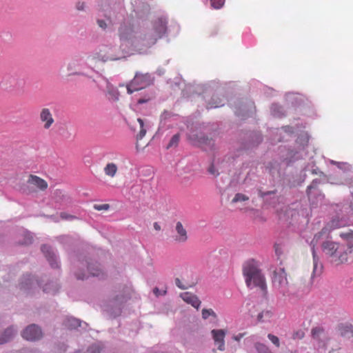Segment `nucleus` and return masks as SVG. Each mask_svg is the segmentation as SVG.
<instances>
[{
  "instance_id": "obj_42",
  "label": "nucleus",
  "mask_w": 353,
  "mask_h": 353,
  "mask_svg": "<svg viewBox=\"0 0 353 353\" xmlns=\"http://www.w3.org/2000/svg\"><path fill=\"white\" fill-rule=\"evenodd\" d=\"M248 200H249V197L247 195L241 194V193H236L234 195V198L232 199V203H236L238 202H243V201H246Z\"/></svg>"
},
{
  "instance_id": "obj_52",
  "label": "nucleus",
  "mask_w": 353,
  "mask_h": 353,
  "mask_svg": "<svg viewBox=\"0 0 353 353\" xmlns=\"http://www.w3.org/2000/svg\"><path fill=\"white\" fill-rule=\"evenodd\" d=\"M97 23L103 30H105L108 26L105 20L101 19H97Z\"/></svg>"
},
{
  "instance_id": "obj_8",
  "label": "nucleus",
  "mask_w": 353,
  "mask_h": 353,
  "mask_svg": "<svg viewBox=\"0 0 353 353\" xmlns=\"http://www.w3.org/2000/svg\"><path fill=\"white\" fill-rule=\"evenodd\" d=\"M24 80L17 74H7L0 82V88L6 91L12 92L21 88Z\"/></svg>"
},
{
  "instance_id": "obj_13",
  "label": "nucleus",
  "mask_w": 353,
  "mask_h": 353,
  "mask_svg": "<svg viewBox=\"0 0 353 353\" xmlns=\"http://www.w3.org/2000/svg\"><path fill=\"white\" fill-rule=\"evenodd\" d=\"M154 77L150 73H141L137 72L134 78L131 80L139 90L146 88L153 83Z\"/></svg>"
},
{
  "instance_id": "obj_55",
  "label": "nucleus",
  "mask_w": 353,
  "mask_h": 353,
  "mask_svg": "<svg viewBox=\"0 0 353 353\" xmlns=\"http://www.w3.org/2000/svg\"><path fill=\"white\" fill-rule=\"evenodd\" d=\"M300 157V155H299L297 152L294 153V154L291 155L289 159L286 158V160L288 161L287 164H289L290 163L299 159Z\"/></svg>"
},
{
  "instance_id": "obj_26",
  "label": "nucleus",
  "mask_w": 353,
  "mask_h": 353,
  "mask_svg": "<svg viewBox=\"0 0 353 353\" xmlns=\"http://www.w3.org/2000/svg\"><path fill=\"white\" fill-rule=\"evenodd\" d=\"M180 296L185 302L192 305L196 309H198L201 305V301L199 299V298L190 292H187L182 293L181 294Z\"/></svg>"
},
{
  "instance_id": "obj_62",
  "label": "nucleus",
  "mask_w": 353,
  "mask_h": 353,
  "mask_svg": "<svg viewBox=\"0 0 353 353\" xmlns=\"http://www.w3.org/2000/svg\"><path fill=\"white\" fill-rule=\"evenodd\" d=\"M243 336H244L243 333H240L238 335L234 336L233 339L235 341H239L243 338Z\"/></svg>"
},
{
  "instance_id": "obj_17",
  "label": "nucleus",
  "mask_w": 353,
  "mask_h": 353,
  "mask_svg": "<svg viewBox=\"0 0 353 353\" xmlns=\"http://www.w3.org/2000/svg\"><path fill=\"white\" fill-rule=\"evenodd\" d=\"M41 249L46 259L48 260L50 265L52 268H59L60 266L59 261L57 254L53 250V249L47 245H43Z\"/></svg>"
},
{
  "instance_id": "obj_18",
  "label": "nucleus",
  "mask_w": 353,
  "mask_h": 353,
  "mask_svg": "<svg viewBox=\"0 0 353 353\" xmlns=\"http://www.w3.org/2000/svg\"><path fill=\"white\" fill-rule=\"evenodd\" d=\"M38 284L39 283L37 281L32 275L30 274H23L20 279L19 287L22 290L28 291L32 289Z\"/></svg>"
},
{
  "instance_id": "obj_24",
  "label": "nucleus",
  "mask_w": 353,
  "mask_h": 353,
  "mask_svg": "<svg viewBox=\"0 0 353 353\" xmlns=\"http://www.w3.org/2000/svg\"><path fill=\"white\" fill-rule=\"evenodd\" d=\"M87 271L92 276H97L100 279H103L104 277V273L100 267V264L97 262L88 263Z\"/></svg>"
},
{
  "instance_id": "obj_44",
  "label": "nucleus",
  "mask_w": 353,
  "mask_h": 353,
  "mask_svg": "<svg viewBox=\"0 0 353 353\" xmlns=\"http://www.w3.org/2000/svg\"><path fill=\"white\" fill-rule=\"evenodd\" d=\"M210 316L216 318V313L212 309H203L202 310V317L203 319H207Z\"/></svg>"
},
{
  "instance_id": "obj_51",
  "label": "nucleus",
  "mask_w": 353,
  "mask_h": 353,
  "mask_svg": "<svg viewBox=\"0 0 353 353\" xmlns=\"http://www.w3.org/2000/svg\"><path fill=\"white\" fill-rule=\"evenodd\" d=\"M60 216L62 219L72 221L77 219V216L68 214L66 212H61Z\"/></svg>"
},
{
  "instance_id": "obj_21",
  "label": "nucleus",
  "mask_w": 353,
  "mask_h": 353,
  "mask_svg": "<svg viewBox=\"0 0 353 353\" xmlns=\"http://www.w3.org/2000/svg\"><path fill=\"white\" fill-rule=\"evenodd\" d=\"M119 32L121 40L131 41L132 43V41H134L135 38L137 37H134V31L130 25H127L125 23L121 25L119 30Z\"/></svg>"
},
{
  "instance_id": "obj_9",
  "label": "nucleus",
  "mask_w": 353,
  "mask_h": 353,
  "mask_svg": "<svg viewBox=\"0 0 353 353\" xmlns=\"http://www.w3.org/2000/svg\"><path fill=\"white\" fill-rule=\"evenodd\" d=\"M167 23L166 18H159L153 25V31L155 32V37H151L148 39L144 44L147 46H152L159 39L161 38L167 31Z\"/></svg>"
},
{
  "instance_id": "obj_50",
  "label": "nucleus",
  "mask_w": 353,
  "mask_h": 353,
  "mask_svg": "<svg viewBox=\"0 0 353 353\" xmlns=\"http://www.w3.org/2000/svg\"><path fill=\"white\" fill-rule=\"evenodd\" d=\"M94 209L98 211L101 210H108L110 209V205L109 204H94L93 206Z\"/></svg>"
},
{
  "instance_id": "obj_4",
  "label": "nucleus",
  "mask_w": 353,
  "mask_h": 353,
  "mask_svg": "<svg viewBox=\"0 0 353 353\" xmlns=\"http://www.w3.org/2000/svg\"><path fill=\"white\" fill-rule=\"evenodd\" d=\"M100 77L101 81L94 79L93 81L100 90H103L108 101L112 103L118 101L120 96V92L118 89L114 87L106 77L102 75H100Z\"/></svg>"
},
{
  "instance_id": "obj_1",
  "label": "nucleus",
  "mask_w": 353,
  "mask_h": 353,
  "mask_svg": "<svg viewBox=\"0 0 353 353\" xmlns=\"http://www.w3.org/2000/svg\"><path fill=\"white\" fill-rule=\"evenodd\" d=\"M346 225V221L339 217L336 216L333 218L327 225L321 230V232L316 234L312 241L310 245L312 250V254L313 256V271L311 276V279H314L315 276H319L322 273L323 265L319 261V258L317 256L315 251V245L318 241L321 239L323 235H327L328 232L332 230L343 227Z\"/></svg>"
},
{
  "instance_id": "obj_48",
  "label": "nucleus",
  "mask_w": 353,
  "mask_h": 353,
  "mask_svg": "<svg viewBox=\"0 0 353 353\" xmlns=\"http://www.w3.org/2000/svg\"><path fill=\"white\" fill-rule=\"evenodd\" d=\"M105 17L110 25H113L117 22V20H118L117 17V16L113 17L111 12L106 14L105 15Z\"/></svg>"
},
{
  "instance_id": "obj_14",
  "label": "nucleus",
  "mask_w": 353,
  "mask_h": 353,
  "mask_svg": "<svg viewBox=\"0 0 353 353\" xmlns=\"http://www.w3.org/2000/svg\"><path fill=\"white\" fill-rule=\"evenodd\" d=\"M63 325L68 330H77L80 332L85 331L88 326L87 323L72 316L66 317L63 322Z\"/></svg>"
},
{
  "instance_id": "obj_7",
  "label": "nucleus",
  "mask_w": 353,
  "mask_h": 353,
  "mask_svg": "<svg viewBox=\"0 0 353 353\" xmlns=\"http://www.w3.org/2000/svg\"><path fill=\"white\" fill-rule=\"evenodd\" d=\"M188 139L193 145L200 147L205 150L212 151L216 149L214 141L203 133L191 134Z\"/></svg>"
},
{
  "instance_id": "obj_25",
  "label": "nucleus",
  "mask_w": 353,
  "mask_h": 353,
  "mask_svg": "<svg viewBox=\"0 0 353 353\" xmlns=\"http://www.w3.org/2000/svg\"><path fill=\"white\" fill-rule=\"evenodd\" d=\"M175 230L177 234L174 237V241L179 243H185L188 240V234L180 221L176 223Z\"/></svg>"
},
{
  "instance_id": "obj_46",
  "label": "nucleus",
  "mask_w": 353,
  "mask_h": 353,
  "mask_svg": "<svg viewBox=\"0 0 353 353\" xmlns=\"http://www.w3.org/2000/svg\"><path fill=\"white\" fill-rule=\"evenodd\" d=\"M211 6L214 9H220L224 5L225 0H210Z\"/></svg>"
},
{
  "instance_id": "obj_43",
  "label": "nucleus",
  "mask_w": 353,
  "mask_h": 353,
  "mask_svg": "<svg viewBox=\"0 0 353 353\" xmlns=\"http://www.w3.org/2000/svg\"><path fill=\"white\" fill-rule=\"evenodd\" d=\"M154 97V95L153 93L151 92L150 94H147L144 97L139 98L137 101V103L143 104V103H147L149 101H150L152 99H153Z\"/></svg>"
},
{
  "instance_id": "obj_40",
  "label": "nucleus",
  "mask_w": 353,
  "mask_h": 353,
  "mask_svg": "<svg viewBox=\"0 0 353 353\" xmlns=\"http://www.w3.org/2000/svg\"><path fill=\"white\" fill-rule=\"evenodd\" d=\"M172 116V112L165 110L162 114L161 115V121H160V128L159 130L162 128L164 125H165L166 121L169 119Z\"/></svg>"
},
{
  "instance_id": "obj_20",
  "label": "nucleus",
  "mask_w": 353,
  "mask_h": 353,
  "mask_svg": "<svg viewBox=\"0 0 353 353\" xmlns=\"http://www.w3.org/2000/svg\"><path fill=\"white\" fill-rule=\"evenodd\" d=\"M276 190L267 191V192H259V196L262 197L264 201L274 208L276 203L279 202V198L276 195Z\"/></svg>"
},
{
  "instance_id": "obj_57",
  "label": "nucleus",
  "mask_w": 353,
  "mask_h": 353,
  "mask_svg": "<svg viewBox=\"0 0 353 353\" xmlns=\"http://www.w3.org/2000/svg\"><path fill=\"white\" fill-rule=\"evenodd\" d=\"M175 284L181 290L187 289V286L183 285L181 280L179 278L175 279Z\"/></svg>"
},
{
  "instance_id": "obj_19",
  "label": "nucleus",
  "mask_w": 353,
  "mask_h": 353,
  "mask_svg": "<svg viewBox=\"0 0 353 353\" xmlns=\"http://www.w3.org/2000/svg\"><path fill=\"white\" fill-rule=\"evenodd\" d=\"M323 252L331 257H341L339 246L333 241H326L322 244Z\"/></svg>"
},
{
  "instance_id": "obj_56",
  "label": "nucleus",
  "mask_w": 353,
  "mask_h": 353,
  "mask_svg": "<svg viewBox=\"0 0 353 353\" xmlns=\"http://www.w3.org/2000/svg\"><path fill=\"white\" fill-rule=\"evenodd\" d=\"M150 10V6L148 4L142 3V10H138V12H142L143 14H147Z\"/></svg>"
},
{
  "instance_id": "obj_59",
  "label": "nucleus",
  "mask_w": 353,
  "mask_h": 353,
  "mask_svg": "<svg viewBox=\"0 0 353 353\" xmlns=\"http://www.w3.org/2000/svg\"><path fill=\"white\" fill-rule=\"evenodd\" d=\"M153 292L157 296H159V295H165L167 292L166 290H164L163 292H161L158 288H154L153 289Z\"/></svg>"
},
{
  "instance_id": "obj_54",
  "label": "nucleus",
  "mask_w": 353,
  "mask_h": 353,
  "mask_svg": "<svg viewBox=\"0 0 353 353\" xmlns=\"http://www.w3.org/2000/svg\"><path fill=\"white\" fill-rule=\"evenodd\" d=\"M75 276L79 280L87 279L89 276L85 272H76Z\"/></svg>"
},
{
  "instance_id": "obj_33",
  "label": "nucleus",
  "mask_w": 353,
  "mask_h": 353,
  "mask_svg": "<svg viewBox=\"0 0 353 353\" xmlns=\"http://www.w3.org/2000/svg\"><path fill=\"white\" fill-rule=\"evenodd\" d=\"M59 290V285L57 281H50L49 283L45 284L43 287V290L46 293L49 294H55Z\"/></svg>"
},
{
  "instance_id": "obj_10",
  "label": "nucleus",
  "mask_w": 353,
  "mask_h": 353,
  "mask_svg": "<svg viewBox=\"0 0 353 353\" xmlns=\"http://www.w3.org/2000/svg\"><path fill=\"white\" fill-rule=\"evenodd\" d=\"M108 50L107 47L102 46L99 49L90 52L87 57V63L89 64L97 61L105 63L108 61V59H114L113 55L110 53Z\"/></svg>"
},
{
  "instance_id": "obj_6",
  "label": "nucleus",
  "mask_w": 353,
  "mask_h": 353,
  "mask_svg": "<svg viewBox=\"0 0 353 353\" xmlns=\"http://www.w3.org/2000/svg\"><path fill=\"white\" fill-rule=\"evenodd\" d=\"M273 286L277 289L283 296L289 294L288 281L287 274L284 268H279L273 272Z\"/></svg>"
},
{
  "instance_id": "obj_27",
  "label": "nucleus",
  "mask_w": 353,
  "mask_h": 353,
  "mask_svg": "<svg viewBox=\"0 0 353 353\" xmlns=\"http://www.w3.org/2000/svg\"><path fill=\"white\" fill-rule=\"evenodd\" d=\"M40 119L42 122H45L44 128L49 129L54 123V119L48 108H43L40 113Z\"/></svg>"
},
{
  "instance_id": "obj_49",
  "label": "nucleus",
  "mask_w": 353,
  "mask_h": 353,
  "mask_svg": "<svg viewBox=\"0 0 353 353\" xmlns=\"http://www.w3.org/2000/svg\"><path fill=\"white\" fill-rule=\"evenodd\" d=\"M268 338L271 341V342L274 344L277 347H279L280 343L279 339L276 336L273 335L272 334H268Z\"/></svg>"
},
{
  "instance_id": "obj_37",
  "label": "nucleus",
  "mask_w": 353,
  "mask_h": 353,
  "mask_svg": "<svg viewBox=\"0 0 353 353\" xmlns=\"http://www.w3.org/2000/svg\"><path fill=\"white\" fill-rule=\"evenodd\" d=\"M117 171V166L114 163H110L104 168V172L106 175L113 177Z\"/></svg>"
},
{
  "instance_id": "obj_29",
  "label": "nucleus",
  "mask_w": 353,
  "mask_h": 353,
  "mask_svg": "<svg viewBox=\"0 0 353 353\" xmlns=\"http://www.w3.org/2000/svg\"><path fill=\"white\" fill-rule=\"evenodd\" d=\"M27 183L37 186L41 190H45L48 188L47 182L35 175H30Z\"/></svg>"
},
{
  "instance_id": "obj_64",
  "label": "nucleus",
  "mask_w": 353,
  "mask_h": 353,
  "mask_svg": "<svg viewBox=\"0 0 353 353\" xmlns=\"http://www.w3.org/2000/svg\"><path fill=\"white\" fill-rule=\"evenodd\" d=\"M22 192L26 194H30L32 191L29 190L28 187L27 188L24 187L22 188Z\"/></svg>"
},
{
  "instance_id": "obj_41",
  "label": "nucleus",
  "mask_w": 353,
  "mask_h": 353,
  "mask_svg": "<svg viewBox=\"0 0 353 353\" xmlns=\"http://www.w3.org/2000/svg\"><path fill=\"white\" fill-rule=\"evenodd\" d=\"M137 121L139 122L140 125L141 130L139 131V133L137 135V141L141 140L143 138V137L146 134V130L144 128V123L143 119L139 118L137 119Z\"/></svg>"
},
{
  "instance_id": "obj_31",
  "label": "nucleus",
  "mask_w": 353,
  "mask_h": 353,
  "mask_svg": "<svg viewBox=\"0 0 353 353\" xmlns=\"http://www.w3.org/2000/svg\"><path fill=\"white\" fill-rule=\"evenodd\" d=\"M339 334L347 339L353 338V325L352 324H341L339 326Z\"/></svg>"
},
{
  "instance_id": "obj_60",
  "label": "nucleus",
  "mask_w": 353,
  "mask_h": 353,
  "mask_svg": "<svg viewBox=\"0 0 353 353\" xmlns=\"http://www.w3.org/2000/svg\"><path fill=\"white\" fill-rule=\"evenodd\" d=\"M282 129L287 133H293L294 128L289 125H285L282 128Z\"/></svg>"
},
{
  "instance_id": "obj_36",
  "label": "nucleus",
  "mask_w": 353,
  "mask_h": 353,
  "mask_svg": "<svg viewBox=\"0 0 353 353\" xmlns=\"http://www.w3.org/2000/svg\"><path fill=\"white\" fill-rule=\"evenodd\" d=\"M321 183V180L319 179H314L311 184L307 186L306 192L309 197V199H311V197L314 194V191L317 189L318 185Z\"/></svg>"
},
{
  "instance_id": "obj_15",
  "label": "nucleus",
  "mask_w": 353,
  "mask_h": 353,
  "mask_svg": "<svg viewBox=\"0 0 353 353\" xmlns=\"http://www.w3.org/2000/svg\"><path fill=\"white\" fill-rule=\"evenodd\" d=\"M311 336L313 340H314L319 347H325L328 336L323 327L317 326L314 327L311 330Z\"/></svg>"
},
{
  "instance_id": "obj_32",
  "label": "nucleus",
  "mask_w": 353,
  "mask_h": 353,
  "mask_svg": "<svg viewBox=\"0 0 353 353\" xmlns=\"http://www.w3.org/2000/svg\"><path fill=\"white\" fill-rule=\"evenodd\" d=\"M151 37H155V32H152V30L150 32H148L147 34H145L143 37H136L134 41H132V45L135 47V48H139V46H145L147 47V46H145L144 44V43L146 42V41L149 39H150ZM150 46H148V48H149Z\"/></svg>"
},
{
  "instance_id": "obj_47",
  "label": "nucleus",
  "mask_w": 353,
  "mask_h": 353,
  "mask_svg": "<svg viewBox=\"0 0 353 353\" xmlns=\"http://www.w3.org/2000/svg\"><path fill=\"white\" fill-rule=\"evenodd\" d=\"M126 88H127V92L129 94H132L135 91H138L139 90V89L138 88V87H137L135 85L132 84V81H130L127 85H126Z\"/></svg>"
},
{
  "instance_id": "obj_12",
  "label": "nucleus",
  "mask_w": 353,
  "mask_h": 353,
  "mask_svg": "<svg viewBox=\"0 0 353 353\" xmlns=\"http://www.w3.org/2000/svg\"><path fill=\"white\" fill-rule=\"evenodd\" d=\"M255 107L252 101H239L235 105V114L242 119L250 117L254 111Z\"/></svg>"
},
{
  "instance_id": "obj_61",
  "label": "nucleus",
  "mask_w": 353,
  "mask_h": 353,
  "mask_svg": "<svg viewBox=\"0 0 353 353\" xmlns=\"http://www.w3.org/2000/svg\"><path fill=\"white\" fill-rule=\"evenodd\" d=\"M263 317L264 316V313H263V312H260L258 316H257V320L259 322H263L265 321V320L263 319Z\"/></svg>"
},
{
  "instance_id": "obj_3",
  "label": "nucleus",
  "mask_w": 353,
  "mask_h": 353,
  "mask_svg": "<svg viewBox=\"0 0 353 353\" xmlns=\"http://www.w3.org/2000/svg\"><path fill=\"white\" fill-rule=\"evenodd\" d=\"M128 298L122 293L117 294L103 305V312L110 319H114L120 316L123 304Z\"/></svg>"
},
{
  "instance_id": "obj_30",
  "label": "nucleus",
  "mask_w": 353,
  "mask_h": 353,
  "mask_svg": "<svg viewBox=\"0 0 353 353\" xmlns=\"http://www.w3.org/2000/svg\"><path fill=\"white\" fill-rule=\"evenodd\" d=\"M212 334L214 341L219 344L218 349L220 350H224V336L225 332L223 330H212Z\"/></svg>"
},
{
  "instance_id": "obj_35",
  "label": "nucleus",
  "mask_w": 353,
  "mask_h": 353,
  "mask_svg": "<svg viewBox=\"0 0 353 353\" xmlns=\"http://www.w3.org/2000/svg\"><path fill=\"white\" fill-rule=\"evenodd\" d=\"M321 183V180L319 179H314L311 184L307 186L306 192L309 197V199H311V197L314 194V191L317 189L318 185Z\"/></svg>"
},
{
  "instance_id": "obj_5",
  "label": "nucleus",
  "mask_w": 353,
  "mask_h": 353,
  "mask_svg": "<svg viewBox=\"0 0 353 353\" xmlns=\"http://www.w3.org/2000/svg\"><path fill=\"white\" fill-rule=\"evenodd\" d=\"M233 157L231 155H225L222 158H214L208 168L209 174L214 177L218 176L220 173L228 170Z\"/></svg>"
},
{
  "instance_id": "obj_34",
  "label": "nucleus",
  "mask_w": 353,
  "mask_h": 353,
  "mask_svg": "<svg viewBox=\"0 0 353 353\" xmlns=\"http://www.w3.org/2000/svg\"><path fill=\"white\" fill-rule=\"evenodd\" d=\"M271 113L272 115L276 117H281L285 116V110L283 108L277 103H273L272 105Z\"/></svg>"
},
{
  "instance_id": "obj_16",
  "label": "nucleus",
  "mask_w": 353,
  "mask_h": 353,
  "mask_svg": "<svg viewBox=\"0 0 353 353\" xmlns=\"http://www.w3.org/2000/svg\"><path fill=\"white\" fill-rule=\"evenodd\" d=\"M263 141V137L259 132H250L247 134L243 142L245 149H251L258 146Z\"/></svg>"
},
{
  "instance_id": "obj_2",
  "label": "nucleus",
  "mask_w": 353,
  "mask_h": 353,
  "mask_svg": "<svg viewBox=\"0 0 353 353\" xmlns=\"http://www.w3.org/2000/svg\"><path fill=\"white\" fill-rule=\"evenodd\" d=\"M243 272L245 277L246 285L248 288H253L254 287H259L264 294L266 293L267 285L265 277L254 263H248L243 267Z\"/></svg>"
},
{
  "instance_id": "obj_22",
  "label": "nucleus",
  "mask_w": 353,
  "mask_h": 353,
  "mask_svg": "<svg viewBox=\"0 0 353 353\" xmlns=\"http://www.w3.org/2000/svg\"><path fill=\"white\" fill-rule=\"evenodd\" d=\"M17 329L14 326H10L3 331L0 332V345L6 343L15 336Z\"/></svg>"
},
{
  "instance_id": "obj_38",
  "label": "nucleus",
  "mask_w": 353,
  "mask_h": 353,
  "mask_svg": "<svg viewBox=\"0 0 353 353\" xmlns=\"http://www.w3.org/2000/svg\"><path fill=\"white\" fill-rule=\"evenodd\" d=\"M179 140H180V134H175L174 135H173L169 142V143L168 144L166 148L167 149H170V148H176L178 144H179Z\"/></svg>"
},
{
  "instance_id": "obj_58",
  "label": "nucleus",
  "mask_w": 353,
  "mask_h": 353,
  "mask_svg": "<svg viewBox=\"0 0 353 353\" xmlns=\"http://www.w3.org/2000/svg\"><path fill=\"white\" fill-rule=\"evenodd\" d=\"M85 3L84 2L79 1L76 3V8L78 10L83 11L85 10Z\"/></svg>"
},
{
  "instance_id": "obj_11",
  "label": "nucleus",
  "mask_w": 353,
  "mask_h": 353,
  "mask_svg": "<svg viewBox=\"0 0 353 353\" xmlns=\"http://www.w3.org/2000/svg\"><path fill=\"white\" fill-rule=\"evenodd\" d=\"M21 335L22 337L27 341H37L43 338V334L41 328L39 325L31 324L23 330Z\"/></svg>"
},
{
  "instance_id": "obj_39",
  "label": "nucleus",
  "mask_w": 353,
  "mask_h": 353,
  "mask_svg": "<svg viewBox=\"0 0 353 353\" xmlns=\"http://www.w3.org/2000/svg\"><path fill=\"white\" fill-rule=\"evenodd\" d=\"M283 244L281 241H276L274 245L275 254L278 258L283 254Z\"/></svg>"
},
{
  "instance_id": "obj_53",
  "label": "nucleus",
  "mask_w": 353,
  "mask_h": 353,
  "mask_svg": "<svg viewBox=\"0 0 353 353\" xmlns=\"http://www.w3.org/2000/svg\"><path fill=\"white\" fill-rule=\"evenodd\" d=\"M305 336V333L303 330H298L293 334V339H302Z\"/></svg>"
},
{
  "instance_id": "obj_23",
  "label": "nucleus",
  "mask_w": 353,
  "mask_h": 353,
  "mask_svg": "<svg viewBox=\"0 0 353 353\" xmlns=\"http://www.w3.org/2000/svg\"><path fill=\"white\" fill-rule=\"evenodd\" d=\"M85 63L83 62V57H75L68 65V70L71 72L72 74H83L78 70H80Z\"/></svg>"
},
{
  "instance_id": "obj_63",
  "label": "nucleus",
  "mask_w": 353,
  "mask_h": 353,
  "mask_svg": "<svg viewBox=\"0 0 353 353\" xmlns=\"http://www.w3.org/2000/svg\"><path fill=\"white\" fill-rule=\"evenodd\" d=\"M263 313H264V316L266 319H270L272 316V312L270 311H263Z\"/></svg>"
},
{
  "instance_id": "obj_45",
  "label": "nucleus",
  "mask_w": 353,
  "mask_h": 353,
  "mask_svg": "<svg viewBox=\"0 0 353 353\" xmlns=\"http://www.w3.org/2000/svg\"><path fill=\"white\" fill-rule=\"evenodd\" d=\"M278 165H279L276 162H271V163H270L269 166L268 167V168H269V170H270V172L273 175V176L276 174L279 173V172L277 169Z\"/></svg>"
},
{
  "instance_id": "obj_28",
  "label": "nucleus",
  "mask_w": 353,
  "mask_h": 353,
  "mask_svg": "<svg viewBox=\"0 0 353 353\" xmlns=\"http://www.w3.org/2000/svg\"><path fill=\"white\" fill-rule=\"evenodd\" d=\"M105 47H107L109 49L108 50H110V53H111L114 57V59H108V61H117L125 57L124 52L121 49V47L115 45H108L105 46Z\"/></svg>"
}]
</instances>
